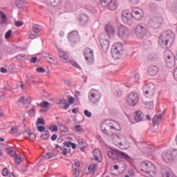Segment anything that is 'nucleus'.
I'll use <instances>...</instances> for the list:
<instances>
[{
    "label": "nucleus",
    "mask_w": 177,
    "mask_h": 177,
    "mask_svg": "<svg viewBox=\"0 0 177 177\" xmlns=\"http://www.w3.org/2000/svg\"><path fill=\"white\" fill-rule=\"evenodd\" d=\"M174 39H175V35L171 30H166L163 32L159 37V44L162 48L169 49L174 44Z\"/></svg>",
    "instance_id": "f257e3e1"
},
{
    "label": "nucleus",
    "mask_w": 177,
    "mask_h": 177,
    "mask_svg": "<svg viewBox=\"0 0 177 177\" xmlns=\"http://www.w3.org/2000/svg\"><path fill=\"white\" fill-rule=\"evenodd\" d=\"M107 154L109 158L113 159V161L115 160H122V158L126 161H128L129 162L132 161V158H131L129 155L120 150L111 149V151H108Z\"/></svg>",
    "instance_id": "f03ea898"
},
{
    "label": "nucleus",
    "mask_w": 177,
    "mask_h": 177,
    "mask_svg": "<svg viewBox=\"0 0 177 177\" xmlns=\"http://www.w3.org/2000/svg\"><path fill=\"white\" fill-rule=\"evenodd\" d=\"M102 131L105 135L111 136V135H116L117 138H120L117 133H120L121 131L120 129H115L114 126L111 125V120H106L104 122L101 127Z\"/></svg>",
    "instance_id": "7ed1b4c3"
},
{
    "label": "nucleus",
    "mask_w": 177,
    "mask_h": 177,
    "mask_svg": "<svg viewBox=\"0 0 177 177\" xmlns=\"http://www.w3.org/2000/svg\"><path fill=\"white\" fill-rule=\"evenodd\" d=\"M111 53L113 59L118 60L124 55V46L120 43L115 44L112 46Z\"/></svg>",
    "instance_id": "20e7f679"
},
{
    "label": "nucleus",
    "mask_w": 177,
    "mask_h": 177,
    "mask_svg": "<svg viewBox=\"0 0 177 177\" xmlns=\"http://www.w3.org/2000/svg\"><path fill=\"white\" fill-rule=\"evenodd\" d=\"M134 32L137 38L142 39L147 34V26L145 24H138L134 30Z\"/></svg>",
    "instance_id": "39448f33"
},
{
    "label": "nucleus",
    "mask_w": 177,
    "mask_h": 177,
    "mask_svg": "<svg viewBox=\"0 0 177 177\" xmlns=\"http://www.w3.org/2000/svg\"><path fill=\"white\" fill-rule=\"evenodd\" d=\"M101 97L102 93H100L99 91L96 89L92 88L88 93V99L91 103H93V104H96V103L99 102Z\"/></svg>",
    "instance_id": "423d86ee"
},
{
    "label": "nucleus",
    "mask_w": 177,
    "mask_h": 177,
    "mask_svg": "<svg viewBox=\"0 0 177 177\" xmlns=\"http://www.w3.org/2000/svg\"><path fill=\"white\" fill-rule=\"evenodd\" d=\"M141 171L149 175L156 174V166L151 162H144L141 166Z\"/></svg>",
    "instance_id": "0eeeda50"
},
{
    "label": "nucleus",
    "mask_w": 177,
    "mask_h": 177,
    "mask_svg": "<svg viewBox=\"0 0 177 177\" xmlns=\"http://www.w3.org/2000/svg\"><path fill=\"white\" fill-rule=\"evenodd\" d=\"M142 91L145 97L151 99L156 92V86L153 84L146 85L142 87Z\"/></svg>",
    "instance_id": "6e6552de"
},
{
    "label": "nucleus",
    "mask_w": 177,
    "mask_h": 177,
    "mask_svg": "<svg viewBox=\"0 0 177 177\" xmlns=\"http://www.w3.org/2000/svg\"><path fill=\"white\" fill-rule=\"evenodd\" d=\"M164 57L166 62V66L169 68H173V67H175V60L172 58V54L171 51L166 50L164 53Z\"/></svg>",
    "instance_id": "1a4fd4ad"
},
{
    "label": "nucleus",
    "mask_w": 177,
    "mask_h": 177,
    "mask_svg": "<svg viewBox=\"0 0 177 177\" xmlns=\"http://www.w3.org/2000/svg\"><path fill=\"white\" fill-rule=\"evenodd\" d=\"M161 24H162L161 18L158 17H151L148 21V26L151 28H154V29L159 28Z\"/></svg>",
    "instance_id": "9d476101"
},
{
    "label": "nucleus",
    "mask_w": 177,
    "mask_h": 177,
    "mask_svg": "<svg viewBox=\"0 0 177 177\" xmlns=\"http://www.w3.org/2000/svg\"><path fill=\"white\" fill-rule=\"evenodd\" d=\"M84 56L85 60H86L88 64H92L95 62V57H93V51L89 48H86L84 50Z\"/></svg>",
    "instance_id": "9b49d317"
},
{
    "label": "nucleus",
    "mask_w": 177,
    "mask_h": 177,
    "mask_svg": "<svg viewBox=\"0 0 177 177\" xmlns=\"http://www.w3.org/2000/svg\"><path fill=\"white\" fill-rule=\"evenodd\" d=\"M68 40L73 45V44H78L80 42V35L76 30H73L68 33Z\"/></svg>",
    "instance_id": "f8f14e48"
},
{
    "label": "nucleus",
    "mask_w": 177,
    "mask_h": 177,
    "mask_svg": "<svg viewBox=\"0 0 177 177\" xmlns=\"http://www.w3.org/2000/svg\"><path fill=\"white\" fill-rule=\"evenodd\" d=\"M127 102L129 106H136V104L139 102L138 94L136 93H131L128 96Z\"/></svg>",
    "instance_id": "ddd939ff"
},
{
    "label": "nucleus",
    "mask_w": 177,
    "mask_h": 177,
    "mask_svg": "<svg viewBox=\"0 0 177 177\" xmlns=\"http://www.w3.org/2000/svg\"><path fill=\"white\" fill-rule=\"evenodd\" d=\"M131 15L136 20H142L143 18V10L140 8H133L131 11Z\"/></svg>",
    "instance_id": "4468645a"
},
{
    "label": "nucleus",
    "mask_w": 177,
    "mask_h": 177,
    "mask_svg": "<svg viewBox=\"0 0 177 177\" xmlns=\"http://www.w3.org/2000/svg\"><path fill=\"white\" fill-rule=\"evenodd\" d=\"M122 19L125 24H129V26L132 24V18H131V15L128 11H123L122 12Z\"/></svg>",
    "instance_id": "2eb2a0df"
},
{
    "label": "nucleus",
    "mask_w": 177,
    "mask_h": 177,
    "mask_svg": "<svg viewBox=\"0 0 177 177\" xmlns=\"http://www.w3.org/2000/svg\"><path fill=\"white\" fill-rule=\"evenodd\" d=\"M100 43L102 47V49L104 52H107L109 48L110 47V41L107 39H102L100 37Z\"/></svg>",
    "instance_id": "dca6fc26"
},
{
    "label": "nucleus",
    "mask_w": 177,
    "mask_h": 177,
    "mask_svg": "<svg viewBox=\"0 0 177 177\" xmlns=\"http://www.w3.org/2000/svg\"><path fill=\"white\" fill-rule=\"evenodd\" d=\"M162 158L165 160V162H171V161H173L172 151H169L167 152H163L162 155Z\"/></svg>",
    "instance_id": "f3484780"
},
{
    "label": "nucleus",
    "mask_w": 177,
    "mask_h": 177,
    "mask_svg": "<svg viewBox=\"0 0 177 177\" xmlns=\"http://www.w3.org/2000/svg\"><path fill=\"white\" fill-rule=\"evenodd\" d=\"M161 174L162 177H176L172 173V170L168 167H165L161 169Z\"/></svg>",
    "instance_id": "a211bd4d"
},
{
    "label": "nucleus",
    "mask_w": 177,
    "mask_h": 177,
    "mask_svg": "<svg viewBox=\"0 0 177 177\" xmlns=\"http://www.w3.org/2000/svg\"><path fill=\"white\" fill-rule=\"evenodd\" d=\"M127 35H128V28L124 26H120L118 30V36L122 39Z\"/></svg>",
    "instance_id": "6ab92c4d"
},
{
    "label": "nucleus",
    "mask_w": 177,
    "mask_h": 177,
    "mask_svg": "<svg viewBox=\"0 0 177 177\" xmlns=\"http://www.w3.org/2000/svg\"><path fill=\"white\" fill-rule=\"evenodd\" d=\"M164 115H165V111H163L162 113H160L159 115H155L152 120L153 127H156V125H157V123L160 122V121L162 120V117H164Z\"/></svg>",
    "instance_id": "aec40b11"
},
{
    "label": "nucleus",
    "mask_w": 177,
    "mask_h": 177,
    "mask_svg": "<svg viewBox=\"0 0 177 177\" xmlns=\"http://www.w3.org/2000/svg\"><path fill=\"white\" fill-rule=\"evenodd\" d=\"M143 118H145V115L142 113L140 111H136V115L134 116V120L136 122H140V121L143 120Z\"/></svg>",
    "instance_id": "412c9836"
},
{
    "label": "nucleus",
    "mask_w": 177,
    "mask_h": 177,
    "mask_svg": "<svg viewBox=\"0 0 177 177\" xmlns=\"http://www.w3.org/2000/svg\"><path fill=\"white\" fill-rule=\"evenodd\" d=\"M105 30L109 37L114 35V32H115V29L113 26L110 24H108L105 26Z\"/></svg>",
    "instance_id": "4be33fe9"
},
{
    "label": "nucleus",
    "mask_w": 177,
    "mask_h": 177,
    "mask_svg": "<svg viewBox=\"0 0 177 177\" xmlns=\"http://www.w3.org/2000/svg\"><path fill=\"white\" fill-rule=\"evenodd\" d=\"M158 73V67L156 65H151L148 68V74L149 75H156Z\"/></svg>",
    "instance_id": "5701e85b"
},
{
    "label": "nucleus",
    "mask_w": 177,
    "mask_h": 177,
    "mask_svg": "<svg viewBox=\"0 0 177 177\" xmlns=\"http://www.w3.org/2000/svg\"><path fill=\"white\" fill-rule=\"evenodd\" d=\"M44 2L49 6H59L60 0H44Z\"/></svg>",
    "instance_id": "b1692460"
},
{
    "label": "nucleus",
    "mask_w": 177,
    "mask_h": 177,
    "mask_svg": "<svg viewBox=\"0 0 177 177\" xmlns=\"http://www.w3.org/2000/svg\"><path fill=\"white\" fill-rule=\"evenodd\" d=\"M50 138V133H49V131L46 130L40 135V139L41 140H49Z\"/></svg>",
    "instance_id": "393cba45"
},
{
    "label": "nucleus",
    "mask_w": 177,
    "mask_h": 177,
    "mask_svg": "<svg viewBox=\"0 0 177 177\" xmlns=\"http://www.w3.org/2000/svg\"><path fill=\"white\" fill-rule=\"evenodd\" d=\"M4 149H6V151L9 156H11V157H15L17 155V153H16V151L12 149L11 147H8V145H4Z\"/></svg>",
    "instance_id": "a878e982"
},
{
    "label": "nucleus",
    "mask_w": 177,
    "mask_h": 177,
    "mask_svg": "<svg viewBox=\"0 0 177 177\" xmlns=\"http://www.w3.org/2000/svg\"><path fill=\"white\" fill-rule=\"evenodd\" d=\"M0 24H5L8 23V17H6V14L2 11H0Z\"/></svg>",
    "instance_id": "bb28decb"
},
{
    "label": "nucleus",
    "mask_w": 177,
    "mask_h": 177,
    "mask_svg": "<svg viewBox=\"0 0 177 177\" xmlns=\"http://www.w3.org/2000/svg\"><path fill=\"white\" fill-rule=\"evenodd\" d=\"M107 8L109 9V10H115V9H117L115 0H111V1H109V4L107 6Z\"/></svg>",
    "instance_id": "cd10ccee"
},
{
    "label": "nucleus",
    "mask_w": 177,
    "mask_h": 177,
    "mask_svg": "<svg viewBox=\"0 0 177 177\" xmlns=\"http://www.w3.org/2000/svg\"><path fill=\"white\" fill-rule=\"evenodd\" d=\"M80 21L82 24H87L88 21H89V17L86 15H82L80 19Z\"/></svg>",
    "instance_id": "c85d7f7f"
},
{
    "label": "nucleus",
    "mask_w": 177,
    "mask_h": 177,
    "mask_svg": "<svg viewBox=\"0 0 177 177\" xmlns=\"http://www.w3.org/2000/svg\"><path fill=\"white\" fill-rule=\"evenodd\" d=\"M37 106L39 107H44V109H49L52 104L49 103L48 101H42L40 104H37Z\"/></svg>",
    "instance_id": "c756f323"
},
{
    "label": "nucleus",
    "mask_w": 177,
    "mask_h": 177,
    "mask_svg": "<svg viewBox=\"0 0 177 177\" xmlns=\"http://www.w3.org/2000/svg\"><path fill=\"white\" fill-rule=\"evenodd\" d=\"M102 156V153L100 152V150L95 149L94 150V158L95 161H97L98 162H101L102 160L99 159V158Z\"/></svg>",
    "instance_id": "7c9ffc66"
},
{
    "label": "nucleus",
    "mask_w": 177,
    "mask_h": 177,
    "mask_svg": "<svg viewBox=\"0 0 177 177\" xmlns=\"http://www.w3.org/2000/svg\"><path fill=\"white\" fill-rule=\"evenodd\" d=\"M19 103H23V104H27V103H31V102H30V99L28 98V97H26V96H22L19 99Z\"/></svg>",
    "instance_id": "2f4dec72"
},
{
    "label": "nucleus",
    "mask_w": 177,
    "mask_h": 177,
    "mask_svg": "<svg viewBox=\"0 0 177 177\" xmlns=\"http://www.w3.org/2000/svg\"><path fill=\"white\" fill-rule=\"evenodd\" d=\"M88 169L89 172H93V174H95V172H96V170L97 169V165L92 163L88 166Z\"/></svg>",
    "instance_id": "473e14b6"
},
{
    "label": "nucleus",
    "mask_w": 177,
    "mask_h": 177,
    "mask_svg": "<svg viewBox=\"0 0 177 177\" xmlns=\"http://www.w3.org/2000/svg\"><path fill=\"white\" fill-rule=\"evenodd\" d=\"M85 9L86 10H88V12H91V13H96V8H95V7H93L91 4H86Z\"/></svg>",
    "instance_id": "72a5a7b5"
},
{
    "label": "nucleus",
    "mask_w": 177,
    "mask_h": 177,
    "mask_svg": "<svg viewBox=\"0 0 177 177\" xmlns=\"http://www.w3.org/2000/svg\"><path fill=\"white\" fill-rule=\"evenodd\" d=\"M15 5L19 9H23V6H24V0H16Z\"/></svg>",
    "instance_id": "f704fd0d"
},
{
    "label": "nucleus",
    "mask_w": 177,
    "mask_h": 177,
    "mask_svg": "<svg viewBox=\"0 0 177 177\" xmlns=\"http://www.w3.org/2000/svg\"><path fill=\"white\" fill-rule=\"evenodd\" d=\"M148 59L152 62H156L157 60V55L154 53H151L148 56Z\"/></svg>",
    "instance_id": "c9c22d12"
},
{
    "label": "nucleus",
    "mask_w": 177,
    "mask_h": 177,
    "mask_svg": "<svg viewBox=\"0 0 177 177\" xmlns=\"http://www.w3.org/2000/svg\"><path fill=\"white\" fill-rule=\"evenodd\" d=\"M111 0H100V3L103 8H107Z\"/></svg>",
    "instance_id": "e433bc0d"
},
{
    "label": "nucleus",
    "mask_w": 177,
    "mask_h": 177,
    "mask_svg": "<svg viewBox=\"0 0 177 177\" xmlns=\"http://www.w3.org/2000/svg\"><path fill=\"white\" fill-rule=\"evenodd\" d=\"M55 156H56V154H55V153L48 152L44 156V158H46V160H49V158H52L55 157Z\"/></svg>",
    "instance_id": "4c0bfd02"
},
{
    "label": "nucleus",
    "mask_w": 177,
    "mask_h": 177,
    "mask_svg": "<svg viewBox=\"0 0 177 177\" xmlns=\"http://www.w3.org/2000/svg\"><path fill=\"white\" fill-rule=\"evenodd\" d=\"M59 128H60L61 132H64V133L68 132V127H67V126L63 124H59Z\"/></svg>",
    "instance_id": "58836bf2"
},
{
    "label": "nucleus",
    "mask_w": 177,
    "mask_h": 177,
    "mask_svg": "<svg viewBox=\"0 0 177 177\" xmlns=\"http://www.w3.org/2000/svg\"><path fill=\"white\" fill-rule=\"evenodd\" d=\"M15 162H17V164H21V161H23V158H21V155H16L15 157Z\"/></svg>",
    "instance_id": "ea45409f"
},
{
    "label": "nucleus",
    "mask_w": 177,
    "mask_h": 177,
    "mask_svg": "<svg viewBox=\"0 0 177 177\" xmlns=\"http://www.w3.org/2000/svg\"><path fill=\"white\" fill-rule=\"evenodd\" d=\"M145 106L147 109H149V110H151L153 107H154V102H153V101L146 102Z\"/></svg>",
    "instance_id": "a19ab883"
},
{
    "label": "nucleus",
    "mask_w": 177,
    "mask_h": 177,
    "mask_svg": "<svg viewBox=\"0 0 177 177\" xmlns=\"http://www.w3.org/2000/svg\"><path fill=\"white\" fill-rule=\"evenodd\" d=\"M35 124L37 126H39V125H45V120H44V118H39L37 119V121L36 122Z\"/></svg>",
    "instance_id": "79ce46f5"
},
{
    "label": "nucleus",
    "mask_w": 177,
    "mask_h": 177,
    "mask_svg": "<svg viewBox=\"0 0 177 177\" xmlns=\"http://www.w3.org/2000/svg\"><path fill=\"white\" fill-rule=\"evenodd\" d=\"M72 169L74 172V176H80V170H78L77 167L72 165Z\"/></svg>",
    "instance_id": "37998d69"
},
{
    "label": "nucleus",
    "mask_w": 177,
    "mask_h": 177,
    "mask_svg": "<svg viewBox=\"0 0 177 177\" xmlns=\"http://www.w3.org/2000/svg\"><path fill=\"white\" fill-rule=\"evenodd\" d=\"M75 130L76 132H81V133H84L85 132V131L82 129V127L80 124H77L75 127Z\"/></svg>",
    "instance_id": "c03bdc74"
},
{
    "label": "nucleus",
    "mask_w": 177,
    "mask_h": 177,
    "mask_svg": "<svg viewBox=\"0 0 177 177\" xmlns=\"http://www.w3.org/2000/svg\"><path fill=\"white\" fill-rule=\"evenodd\" d=\"M48 129L51 131V132H57V131H59V128L56 124H53L51 127H49Z\"/></svg>",
    "instance_id": "a18cd8bd"
},
{
    "label": "nucleus",
    "mask_w": 177,
    "mask_h": 177,
    "mask_svg": "<svg viewBox=\"0 0 177 177\" xmlns=\"http://www.w3.org/2000/svg\"><path fill=\"white\" fill-rule=\"evenodd\" d=\"M171 157L173 160L177 161V150L171 151Z\"/></svg>",
    "instance_id": "49530a36"
},
{
    "label": "nucleus",
    "mask_w": 177,
    "mask_h": 177,
    "mask_svg": "<svg viewBox=\"0 0 177 177\" xmlns=\"http://www.w3.org/2000/svg\"><path fill=\"white\" fill-rule=\"evenodd\" d=\"M28 114L30 117H35V109H31L28 112Z\"/></svg>",
    "instance_id": "de8ad7c7"
},
{
    "label": "nucleus",
    "mask_w": 177,
    "mask_h": 177,
    "mask_svg": "<svg viewBox=\"0 0 177 177\" xmlns=\"http://www.w3.org/2000/svg\"><path fill=\"white\" fill-rule=\"evenodd\" d=\"M31 135V131H24V136L26 139H28L30 138V136Z\"/></svg>",
    "instance_id": "09e8293b"
},
{
    "label": "nucleus",
    "mask_w": 177,
    "mask_h": 177,
    "mask_svg": "<svg viewBox=\"0 0 177 177\" xmlns=\"http://www.w3.org/2000/svg\"><path fill=\"white\" fill-rule=\"evenodd\" d=\"M60 150L62 151V154H63V156H67V154H68L67 148L62 147H60Z\"/></svg>",
    "instance_id": "8fccbe9b"
},
{
    "label": "nucleus",
    "mask_w": 177,
    "mask_h": 177,
    "mask_svg": "<svg viewBox=\"0 0 177 177\" xmlns=\"http://www.w3.org/2000/svg\"><path fill=\"white\" fill-rule=\"evenodd\" d=\"M37 131H39V132H45V130L46 128H45V126H37Z\"/></svg>",
    "instance_id": "3c124183"
},
{
    "label": "nucleus",
    "mask_w": 177,
    "mask_h": 177,
    "mask_svg": "<svg viewBox=\"0 0 177 177\" xmlns=\"http://www.w3.org/2000/svg\"><path fill=\"white\" fill-rule=\"evenodd\" d=\"M48 59H50V61L49 63H50V64H57V59H55L52 57H49Z\"/></svg>",
    "instance_id": "603ef678"
},
{
    "label": "nucleus",
    "mask_w": 177,
    "mask_h": 177,
    "mask_svg": "<svg viewBox=\"0 0 177 177\" xmlns=\"http://www.w3.org/2000/svg\"><path fill=\"white\" fill-rule=\"evenodd\" d=\"M60 59L63 63H68V56H67V55H64V57Z\"/></svg>",
    "instance_id": "864d4df0"
},
{
    "label": "nucleus",
    "mask_w": 177,
    "mask_h": 177,
    "mask_svg": "<svg viewBox=\"0 0 177 177\" xmlns=\"http://www.w3.org/2000/svg\"><path fill=\"white\" fill-rule=\"evenodd\" d=\"M32 31L35 34H38V32H39V28H38V25H35L32 27Z\"/></svg>",
    "instance_id": "5fc2aeb1"
},
{
    "label": "nucleus",
    "mask_w": 177,
    "mask_h": 177,
    "mask_svg": "<svg viewBox=\"0 0 177 177\" xmlns=\"http://www.w3.org/2000/svg\"><path fill=\"white\" fill-rule=\"evenodd\" d=\"M3 176H8L9 175V171L8 170V167H5L2 171Z\"/></svg>",
    "instance_id": "6e6d98bb"
},
{
    "label": "nucleus",
    "mask_w": 177,
    "mask_h": 177,
    "mask_svg": "<svg viewBox=\"0 0 177 177\" xmlns=\"http://www.w3.org/2000/svg\"><path fill=\"white\" fill-rule=\"evenodd\" d=\"M84 114L88 118H91L92 117V113L89 112L88 110H84Z\"/></svg>",
    "instance_id": "4d7b16f0"
},
{
    "label": "nucleus",
    "mask_w": 177,
    "mask_h": 177,
    "mask_svg": "<svg viewBox=\"0 0 177 177\" xmlns=\"http://www.w3.org/2000/svg\"><path fill=\"white\" fill-rule=\"evenodd\" d=\"M30 136H29V140H31L32 142H34L35 140L36 136L32 132L30 133Z\"/></svg>",
    "instance_id": "13d9d810"
},
{
    "label": "nucleus",
    "mask_w": 177,
    "mask_h": 177,
    "mask_svg": "<svg viewBox=\"0 0 177 177\" xmlns=\"http://www.w3.org/2000/svg\"><path fill=\"white\" fill-rule=\"evenodd\" d=\"M37 73H46V69L45 68L39 67L36 69Z\"/></svg>",
    "instance_id": "bf43d9fd"
},
{
    "label": "nucleus",
    "mask_w": 177,
    "mask_h": 177,
    "mask_svg": "<svg viewBox=\"0 0 177 177\" xmlns=\"http://www.w3.org/2000/svg\"><path fill=\"white\" fill-rule=\"evenodd\" d=\"M68 101L69 104H74V102H75V98L74 97H70L68 98Z\"/></svg>",
    "instance_id": "052dcab7"
},
{
    "label": "nucleus",
    "mask_w": 177,
    "mask_h": 177,
    "mask_svg": "<svg viewBox=\"0 0 177 177\" xmlns=\"http://www.w3.org/2000/svg\"><path fill=\"white\" fill-rule=\"evenodd\" d=\"M10 35H12V30H9L5 35L6 39L10 38Z\"/></svg>",
    "instance_id": "680f3d73"
},
{
    "label": "nucleus",
    "mask_w": 177,
    "mask_h": 177,
    "mask_svg": "<svg viewBox=\"0 0 177 177\" xmlns=\"http://www.w3.org/2000/svg\"><path fill=\"white\" fill-rule=\"evenodd\" d=\"M71 64H73L74 67L76 68H81V66H80L75 61H70Z\"/></svg>",
    "instance_id": "e2e57ef3"
},
{
    "label": "nucleus",
    "mask_w": 177,
    "mask_h": 177,
    "mask_svg": "<svg viewBox=\"0 0 177 177\" xmlns=\"http://www.w3.org/2000/svg\"><path fill=\"white\" fill-rule=\"evenodd\" d=\"M11 132H12V133H17L19 129H17V126H15L11 127Z\"/></svg>",
    "instance_id": "0e129e2a"
},
{
    "label": "nucleus",
    "mask_w": 177,
    "mask_h": 177,
    "mask_svg": "<svg viewBox=\"0 0 177 177\" xmlns=\"http://www.w3.org/2000/svg\"><path fill=\"white\" fill-rule=\"evenodd\" d=\"M23 24H24V22H23V21H15L16 27H21V26H23Z\"/></svg>",
    "instance_id": "69168bd1"
},
{
    "label": "nucleus",
    "mask_w": 177,
    "mask_h": 177,
    "mask_svg": "<svg viewBox=\"0 0 177 177\" xmlns=\"http://www.w3.org/2000/svg\"><path fill=\"white\" fill-rule=\"evenodd\" d=\"M64 85L69 87L71 86V80H64Z\"/></svg>",
    "instance_id": "338daca9"
},
{
    "label": "nucleus",
    "mask_w": 177,
    "mask_h": 177,
    "mask_svg": "<svg viewBox=\"0 0 177 177\" xmlns=\"http://www.w3.org/2000/svg\"><path fill=\"white\" fill-rule=\"evenodd\" d=\"M57 140V134L55 133L51 136V140H53V142H55V140Z\"/></svg>",
    "instance_id": "774afa93"
}]
</instances>
